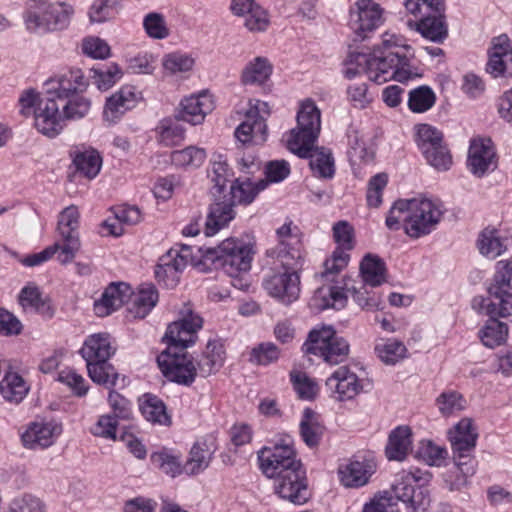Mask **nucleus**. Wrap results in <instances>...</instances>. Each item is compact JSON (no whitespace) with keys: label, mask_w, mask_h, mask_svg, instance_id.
I'll use <instances>...</instances> for the list:
<instances>
[{"label":"nucleus","mask_w":512,"mask_h":512,"mask_svg":"<svg viewBox=\"0 0 512 512\" xmlns=\"http://www.w3.org/2000/svg\"><path fill=\"white\" fill-rule=\"evenodd\" d=\"M178 316L167 328L163 337L167 348L157 357V363L169 381L189 386L198 374L193 358L186 349L195 343L203 320L189 304L180 309Z\"/></svg>","instance_id":"f257e3e1"},{"label":"nucleus","mask_w":512,"mask_h":512,"mask_svg":"<svg viewBox=\"0 0 512 512\" xmlns=\"http://www.w3.org/2000/svg\"><path fill=\"white\" fill-rule=\"evenodd\" d=\"M395 35L385 34L382 45L369 55L350 53L345 60L344 75L348 79L364 72L370 81L383 84L389 80L406 82L418 76L411 64L409 46H400Z\"/></svg>","instance_id":"f03ea898"},{"label":"nucleus","mask_w":512,"mask_h":512,"mask_svg":"<svg viewBox=\"0 0 512 512\" xmlns=\"http://www.w3.org/2000/svg\"><path fill=\"white\" fill-rule=\"evenodd\" d=\"M297 126L290 130L286 142L287 148L301 158H309L310 168L322 178L334 175V159L324 148L313 151L321 129L320 110L311 100L304 101L297 113Z\"/></svg>","instance_id":"7ed1b4c3"},{"label":"nucleus","mask_w":512,"mask_h":512,"mask_svg":"<svg viewBox=\"0 0 512 512\" xmlns=\"http://www.w3.org/2000/svg\"><path fill=\"white\" fill-rule=\"evenodd\" d=\"M441 217L440 206L430 199L398 200L389 211L386 225L391 230H398L403 225L408 236L420 238L431 233Z\"/></svg>","instance_id":"20e7f679"},{"label":"nucleus","mask_w":512,"mask_h":512,"mask_svg":"<svg viewBox=\"0 0 512 512\" xmlns=\"http://www.w3.org/2000/svg\"><path fill=\"white\" fill-rule=\"evenodd\" d=\"M90 107V100L83 96L77 95L63 101L46 97L40 101L36 112V129L53 138L62 131L65 119H81L88 114Z\"/></svg>","instance_id":"39448f33"},{"label":"nucleus","mask_w":512,"mask_h":512,"mask_svg":"<svg viewBox=\"0 0 512 512\" xmlns=\"http://www.w3.org/2000/svg\"><path fill=\"white\" fill-rule=\"evenodd\" d=\"M281 270H273L263 280L267 293L288 305L298 299L300 294V277L297 269L301 266V251L296 248L280 258Z\"/></svg>","instance_id":"423d86ee"},{"label":"nucleus","mask_w":512,"mask_h":512,"mask_svg":"<svg viewBox=\"0 0 512 512\" xmlns=\"http://www.w3.org/2000/svg\"><path fill=\"white\" fill-rule=\"evenodd\" d=\"M72 14L73 8L65 2L27 0L23 18L29 31L50 32L66 28Z\"/></svg>","instance_id":"0eeeda50"},{"label":"nucleus","mask_w":512,"mask_h":512,"mask_svg":"<svg viewBox=\"0 0 512 512\" xmlns=\"http://www.w3.org/2000/svg\"><path fill=\"white\" fill-rule=\"evenodd\" d=\"M197 251L205 260L221 266L232 278L251 268V247L234 238H227L216 247H197Z\"/></svg>","instance_id":"6e6552de"},{"label":"nucleus","mask_w":512,"mask_h":512,"mask_svg":"<svg viewBox=\"0 0 512 512\" xmlns=\"http://www.w3.org/2000/svg\"><path fill=\"white\" fill-rule=\"evenodd\" d=\"M305 353L320 356L330 365L344 362L349 355L348 342L336 335L332 327L313 329L303 345Z\"/></svg>","instance_id":"1a4fd4ad"},{"label":"nucleus","mask_w":512,"mask_h":512,"mask_svg":"<svg viewBox=\"0 0 512 512\" xmlns=\"http://www.w3.org/2000/svg\"><path fill=\"white\" fill-rule=\"evenodd\" d=\"M477 434L472 429V423L468 419L461 420L453 431L449 433V440L454 451L456 470L461 473L453 483L459 489L466 484L467 477L474 474L471 451L476 445Z\"/></svg>","instance_id":"9d476101"},{"label":"nucleus","mask_w":512,"mask_h":512,"mask_svg":"<svg viewBox=\"0 0 512 512\" xmlns=\"http://www.w3.org/2000/svg\"><path fill=\"white\" fill-rule=\"evenodd\" d=\"M430 477L429 473H421L420 470L415 472L403 471L392 484L390 499L395 498L403 502L412 512L426 510L431 501L429 491L423 485L414 486L413 483L427 482Z\"/></svg>","instance_id":"9b49d317"},{"label":"nucleus","mask_w":512,"mask_h":512,"mask_svg":"<svg viewBox=\"0 0 512 512\" xmlns=\"http://www.w3.org/2000/svg\"><path fill=\"white\" fill-rule=\"evenodd\" d=\"M258 460L262 473L274 481L285 473L294 476L293 469L301 464L294 448L288 444L262 448L258 452Z\"/></svg>","instance_id":"f8f14e48"},{"label":"nucleus","mask_w":512,"mask_h":512,"mask_svg":"<svg viewBox=\"0 0 512 512\" xmlns=\"http://www.w3.org/2000/svg\"><path fill=\"white\" fill-rule=\"evenodd\" d=\"M512 260L498 261L493 282L488 288L489 295L498 300V303H490L487 311L491 315L508 317L512 315Z\"/></svg>","instance_id":"ddd939ff"},{"label":"nucleus","mask_w":512,"mask_h":512,"mask_svg":"<svg viewBox=\"0 0 512 512\" xmlns=\"http://www.w3.org/2000/svg\"><path fill=\"white\" fill-rule=\"evenodd\" d=\"M80 213L74 205L66 207L58 217L57 230L62 251L57 256L61 264L70 263L79 251L81 243L79 238Z\"/></svg>","instance_id":"4468645a"},{"label":"nucleus","mask_w":512,"mask_h":512,"mask_svg":"<svg viewBox=\"0 0 512 512\" xmlns=\"http://www.w3.org/2000/svg\"><path fill=\"white\" fill-rule=\"evenodd\" d=\"M383 12V8L373 0H357L355 2L349 12V25L356 36L355 41L364 40L368 33L383 24Z\"/></svg>","instance_id":"2eb2a0df"},{"label":"nucleus","mask_w":512,"mask_h":512,"mask_svg":"<svg viewBox=\"0 0 512 512\" xmlns=\"http://www.w3.org/2000/svg\"><path fill=\"white\" fill-rule=\"evenodd\" d=\"M250 108L246 112L245 120L237 127L235 131L236 138L243 144L254 143L261 144L266 141L267 125L265 116L270 114L269 106L266 102L255 100L249 102Z\"/></svg>","instance_id":"dca6fc26"},{"label":"nucleus","mask_w":512,"mask_h":512,"mask_svg":"<svg viewBox=\"0 0 512 512\" xmlns=\"http://www.w3.org/2000/svg\"><path fill=\"white\" fill-rule=\"evenodd\" d=\"M332 230L333 238L338 246L331 258L324 262V271L320 274V277L326 279L339 273L347 266L350 258L347 251L354 246V229L347 221H338L333 225Z\"/></svg>","instance_id":"f3484780"},{"label":"nucleus","mask_w":512,"mask_h":512,"mask_svg":"<svg viewBox=\"0 0 512 512\" xmlns=\"http://www.w3.org/2000/svg\"><path fill=\"white\" fill-rule=\"evenodd\" d=\"M325 386L339 402L352 400L363 391L362 380L347 365L338 367L326 379Z\"/></svg>","instance_id":"a211bd4d"},{"label":"nucleus","mask_w":512,"mask_h":512,"mask_svg":"<svg viewBox=\"0 0 512 512\" xmlns=\"http://www.w3.org/2000/svg\"><path fill=\"white\" fill-rule=\"evenodd\" d=\"M46 85L48 86L46 97L63 101L84 92L89 83L81 69L71 68L47 81Z\"/></svg>","instance_id":"6ab92c4d"},{"label":"nucleus","mask_w":512,"mask_h":512,"mask_svg":"<svg viewBox=\"0 0 512 512\" xmlns=\"http://www.w3.org/2000/svg\"><path fill=\"white\" fill-rule=\"evenodd\" d=\"M294 476L285 473L274 481V491L282 499L296 505L306 503L310 498L305 471L302 464L293 469Z\"/></svg>","instance_id":"aec40b11"},{"label":"nucleus","mask_w":512,"mask_h":512,"mask_svg":"<svg viewBox=\"0 0 512 512\" xmlns=\"http://www.w3.org/2000/svg\"><path fill=\"white\" fill-rule=\"evenodd\" d=\"M486 70L494 77L512 76V47L507 35L493 38Z\"/></svg>","instance_id":"412c9836"},{"label":"nucleus","mask_w":512,"mask_h":512,"mask_svg":"<svg viewBox=\"0 0 512 512\" xmlns=\"http://www.w3.org/2000/svg\"><path fill=\"white\" fill-rule=\"evenodd\" d=\"M61 432L62 427L56 422H33L22 433L21 440L28 449H43L51 446Z\"/></svg>","instance_id":"4be33fe9"},{"label":"nucleus","mask_w":512,"mask_h":512,"mask_svg":"<svg viewBox=\"0 0 512 512\" xmlns=\"http://www.w3.org/2000/svg\"><path fill=\"white\" fill-rule=\"evenodd\" d=\"M495 156V150L490 139H474L469 147L468 167L474 175L481 177L491 166H496Z\"/></svg>","instance_id":"5701e85b"},{"label":"nucleus","mask_w":512,"mask_h":512,"mask_svg":"<svg viewBox=\"0 0 512 512\" xmlns=\"http://www.w3.org/2000/svg\"><path fill=\"white\" fill-rule=\"evenodd\" d=\"M214 108L212 97L207 93L192 95L184 98L176 114L177 120L188 122L192 125L201 124L205 116Z\"/></svg>","instance_id":"b1692460"},{"label":"nucleus","mask_w":512,"mask_h":512,"mask_svg":"<svg viewBox=\"0 0 512 512\" xmlns=\"http://www.w3.org/2000/svg\"><path fill=\"white\" fill-rule=\"evenodd\" d=\"M232 12L245 18L244 25L250 31H265L269 25V17L254 0H232Z\"/></svg>","instance_id":"393cba45"},{"label":"nucleus","mask_w":512,"mask_h":512,"mask_svg":"<svg viewBox=\"0 0 512 512\" xmlns=\"http://www.w3.org/2000/svg\"><path fill=\"white\" fill-rule=\"evenodd\" d=\"M136 88L132 85H126L111 95L105 104L104 117L109 122L118 120L127 110L133 108L138 101Z\"/></svg>","instance_id":"a878e982"},{"label":"nucleus","mask_w":512,"mask_h":512,"mask_svg":"<svg viewBox=\"0 0 512 512\" xmlns=\"http://www.w3.org/2000/svg\"><path fill=\"white\" fill-rule=\"evenodd\" d=\"M408 26L418 31L424 38L442 43L448 36V28L445 22L444 11L432 13L419 18V21H409Z\"/></svg>","instance_id":"bb28decb"},{"label":"nucleus","mask_w":512,"mask_h":512,"mask_svg":"<svg viewBox=\"0 0 512 512\" xmlns=\"http://www.w3.org/2000/svg\"><path fill=\"white\" fill-rule=\"evenodd\" d=\"M225 349L220 339L209 340L201 356L196 361L197 374L208 377L216 373L224 364Z\"/></svg>","instance_id":"cd10ccee"},{"label":"nucleus","mask_w":512,"mask_h":512,"mask_svg":"<svg viewBox=\"0 0 512 512\" xmlns=\"http://www.w3.org/2000/svg\"><path fill=\"white\" fill-rule=\"evenodd\" d=\"M131 288L125 283H112L103 292L101 299L95 302V311L98 316L109 315L123 304L128 305Z\"/></svg>","instance_id":"c85d7f7f"},{"label":"nucleus","mask_w":512,"mask_h":512,"mask_svg":"<svg viewBox=\"0 0 512 512\" xmlns=\"http://www.w3.org/2000/svg\"><path fill=\"white\" fill-rule=\"evenodd\" d=\"M233 203L227 199L223 201L216 200L211 204L206 222L204 233L206 236H213L219 230L226 227L234 219L235 212Z\"/></svg>","instance_id":"c756f323"},{"label":"nucleus","mask_w":512,"mask_h":512,"mask_svg":"<svg viewBox=\"0 0 512 512\" xmlns=\"http://www.w3.org/2000/svg\"><path fill=\"white\" fill-rule=\"evenodd\" d=\"M158 301V292L153 285H142L137 293H132L127 310L134 318L146 317Z\"/></svg>","instance_id":"7c9ffc66"},{"label":"nucleus","mask_w":512,"mask_h":512,"mask_svg":"<svg viewBox=\"0 0 512 512\" xmlns=\"http://www.w3.org/2000/svg\"><path fill=\"white\" fill-rule=\"evenodd\" d=\"M113 353L107 333L90 335L80 349V354L86 363L108 360Z\"/></svg>","instance_id":"2f4dec72"},{"label":"nucleus","mask_w":512,"mask_h":512,"mask_svg":"<svg viewBox=\"0 0 512 512\" xmlns=\"http://www.w3.org/2000/svg\"><path fill=\"white\" fill-rule=\"evenodd\" d=\"M267 187V181L259 179L253 182L250 177H239L230 186V197L227 199L229 202L239 204L251 203L257 194Z\"/></svg>","instance_id":"473e14b6"},{"label":"nucleus","mask_w":512,"mask_h":512,"mask_svg":"<svg viewBox=\"0 0 512 512\" xmlns=\"http://www.w3.org/2000/svg\"><path fill=\"white\" fill-rule=\"evenodd\" d=\"M375 472V467L370 462L351 461L339 469L341 483L345 487L358 488L368 483L369 478Z\"/></svg>","instance_id":"72a5a7b5"},{"label":"nucleus","mask_w":512,"mask_h":512,"mask_svg":"<svg viewBox=\"0 0 512 512\" xmlns=\"http://www.w3.org/2000/svg\"><path fill=\"white\" fill-rule=\"evenodd\" d=\"M411 429L399 426L389 435L386 456L389 460L403 461L411 450Z\"/></svg>","instance_id":"f704fd0d"},{"label":"nucleus","mask_w":512,"mask_h":512,"mask_svg":"<svg viewBox=\"0 0 512 512\" xmlns=\"http://www.w3.org/2000/svg\"><path fill=\"white\" fill-rule=\"evenodd\" d=\"M273 66L265 57H255L249 61L241 72L244 85H263L271 76Z\"/></svg>","instance_id":"c9c22d12"},{"label":"nucleus","mask_w":512,"mask_h":512,"mask_svg":"<svg viewBox=\"0 0 512 512\" xmlns=\"http://www.w3.org/2000/svg\"><path fill=\"white\" fill-rule=\"evenodd\" d=\"M299 428L300 436L308 447L314 448L320 444L324 427L320 424L315 411L310 408L303 411Z\"/></svg>","instance_id":"e433bc0d"},{"label":"nucleus","mask_w":512,"mask_h":512,"mask_svg":"<svg viewBox=\"0 0 512 512\" xmlns=\"http://www.w3.org/2000/svg\"><path fill=\"white\" fill-rule=\"evenodd\" d=\"M18 300L25 311L37 312L47 316L52 315L48 300L42 297L38 287L34 285L25 286L21 290Z\"/></svg>","instance_id":"4c0bfd02"},{"label":"nucleus","mask_w":512,"mask_h":512,"mask_svg":"<svg viewBox=\"0 0 512 512\" xmlns=\"http://www.w3.org/2000/svg\"><path fill=\"white\" fill-rule=\"evenodd\" d=\"M140 411L149 422L167 426L171 424V417L167 413L165 404L156 396L145 395L140 404Z\"/></svg>","instance_id":"58836bf2"},{"label":"nucleus","mask_w":512,"mask_h":512,"mask_svg":"<svg viewBox=\"0 0 512 512\" xmlns=\"http://www.w3.org/2000/svg\"><path fill=\"white\" fill-rule=\"evenodd\" d=\"M29 388L23 378L15 373L8 372L0 382V393L5 400L19 403L26 396Z\"/></svg>","instance_id":"ea45409f"},{"label":"nucleus","mask_w":512,"mask_h":512,"mask_svg":"<svg viewBox=\"0 0 512 512\" xmlns=\"http://www.w3.org/2000/svg\"><path fill=\"white\" fill-rule=\"evenodd\" d=\"M86 367L88 375L94 383L104 385L107 388H112L117 385L120 375L114 366L108 363V360L89 362L86 363Z\"/></svg>","instance_id":"a19ab883"},{"label":"nucleus","mask_w":512,"mask_h":512,"mask_svg":"<svg viewBox=\"0 0 512 512\" xmlns=\"http://www.w3.org/2000/svg\"><path fill=\"white\" fill-rule=\"evenodd\" d=\"M73 163L78 172L89 179L98 175L102 166V158L94 149H87L75 153Z\"/></svg>","instance_id":"79ce46f5"},{"label":"nucleus","mask_w":512,"mask_h":512,"mask_svg":"<svg viewBox=\"0 0 512 512\" xmlns=\"http://www.w3.org/2000/svg\"><path fill=\"white\" fill-rule=\"evenodd\" d=\"M212 452L206 443H195L189 453V458L183 465V470L188 475H195L204 471L210 463Z\"/></svg>","instance_id":"37998d69"},{"label":"nucleus","mask_w":512,"mask_h":512,"mask_svg":"<svg viewBox=\"0 0 512 512\" xmlns=\"http://www.w3.org/2000/svg\"><path fill=\"white\" fill-rule=\"evenodd\" d=\"M507 336L508 326L498 321L495 317L490 318L479 331V337L482 343L489 348L501 345L505 342Z\"/></svg>","instance_id":"c03bdc74"},{"label":"nucleus","mask_w":512,"mask_h":512,"mask_svg":"<svg viewBox=\"0 0 512 512\" xmlns=\"http://www.w3.org/2000/svg\"><path fill=\"white\" fill-rule=\"evenodd\" d=\"M360 271L365 284L379 286L385 281L384 263L376 256L367 255L360 264Z\"/></svg>","instance_id":"a18cd8bd"},{"label":"nucleus","mask_w":512,"mask_h":512,"mask_svg":"<svg viewBox=\"0 0 512 512\" xmlns=\"http://www.w3.org/2000/svg\"><path fill=\"white\" fill-rule=\"evenodd\" d=\"M375 352L385 364H395L406 356V346L396 339H381L375 345Z\"/></svg>","instance_id":"49530a36"},{"label":"nucleus","mask_w":512,"mask_h":512,"mask_svg":"<svg viewBox=\"0 0 512 512\" xmlns=\"http://www.w3.org/2000/svg\"><path fill=\"white\" fill-rule=\"evenodd\" d=\"M477 246L480 253L490 259H495L500 256L506 249L497 230L488 228L480 233Z\"/></svg>","instance_id":"de8ad7c7"},{"label":"nucleus","mask_w":512,"mask_h":512,"mask_svg":"<svg viewBox=\"0 0 512 512\" xmlns=\"http://www.w3.org/2000/svg\"><path fill=\"white\" fill-rule=\"evenodd\" d=\"M416 129V143L422 155L428 154L432 148L443 143V133L429 124H419Z\"/></svg>","instance_id":"09e8293b"},{"label":"nucleus","mask_w":512,"mask_h":512,"mask_svg":"<svg viewBox=\"0 0 512 512\" xmlns=\"http://www.w3.org/2000/svg\"><path fill=\"white\" fill-rule=\"evenodd\" d=\"M436 95L429 86H420L409 92L408 107L414 113H424L433 107Z\"/></svg>","instance_id":"8fccbe9b"},{"label":"nucleus","mask_w":512,"mask_h":512,"mask_svg":"<svg viewBox=\"0 0 512 512\" xmlns=\"http://www.w3.org/2000/svg\"><path fill=\"white\" fill-rule=\"evenodd\" d=\"M91 73L94 84L101 91L110 89L123 75L121 69L115 63L103 68H92Z\"/></svg>","instance_id":"3c124183"},{"label":"nucleus","mask_w":512,"mask_h":512,"mask_svg":"<svg viewBox=\"0 0 512 512\" xmlns=\"http://www.w3.org/2000/svg\"><path fill=\"white\" fill-rule=\"evenodd\" d=\"M159 141L165 146H174L179 144L185 135V130L179 124L178 120L164 119L157 127Z\"/></svg>","instance_id":"603ef678"},{"label":"nucleus","mask_w":512,"mask_h":512,"mask_svg":"<svg viewBox=\"0 0 512 512\" xmlns=\"http://www.w3.org/2000/svg\"><path fill=\"white\" fill-rule=\"evenodd\" d=\"M206 156V151L203 148L189 146L172 152L171 161L177 166L199 167L205 161Z\"/></svg>","instance_id":"864d4df0"},{"label":"nucleus","mask_w":512,"mask_h":512,"mask_svg":"<svg viewBox=\"0 0 512 512\" xmlns=\"http://www.w3.org/2000/svg\"><path fill=\"white\" fill-rule=\"evenodd\" d=\"M447 451L430 440H422L416 450V457L430 466H439L445 459Z\"/></svg>","instance_id":"5fc2aeb1"},{"label":"nucleus","mask_w":512,"mask_h":512,"mask_svg":"<svg viewBox=\"0 0 512 512\" xmlns=\"http://www.w3.org/2000/svg\"><path fill=\"white\" fill-rule=\"evenodd\" d=\"M150 459L155 468L171 477H175L184 471L178 457L167 452H154Z\"/></svg>","instance_id":"6e6d98bb"},{"label":"nucleus","mask_w":512,"mask_h":512,"mask_svg":"<svg viewBox=\"0 0 512 512\" xmlns=\"http://www.w3.org/2000/svg\"><path fill=\"white\" fill-rule=\"evenodd\" d=\"M403 5L408 13L418 18L445 10L443 0H404Z\"/></svg>","instance_id":"4d7b16f0"},{"label":"nucleus","mask_w":512,"mask_h":512,"mask_svg":"<svg viewBox=\"0 0 512 512\" xmlns=\"http://www.w3.org/2000/svg\"><path fill=\"white\" fill-rule=\"evenodd\" d=\"M439 411L444 416H450L458 413L465 408L466 401L456 391H446L441 393L437 398Z\"/></svg>","instance_id":"13d9d810"},{"label":"nucleus","mask_w":512,"mask_h":512,"mask_svg":"<svg viewBox=\"0 0 512 512\" xmlns=\"http://www.w3.org/2000/svg\"><path fill=\"white\" fill-rule=\"evenodd\" d=\"M294 390L301 399L311 400L318 392V385L306 373L293 371L290 374Z\"/></svg>","instance_id":"bf43d9fd"},{"label":"nucleus","mask_w":512,"mask_h":512,"mask_svg":"<svg viewBox=\"0 0 512 512\" xmlns=\"http://www.w3.org/2000/svg\"><path fill=\"white\" fill-rule=\"evenodd\" d=\"M143 27L147 35L153 39H165L170 34L165 18L160 13H148L143 19Z\"/></svg>","instance_id":"052dcab7"},{"label":"nucleus","mask_w":512,"mask_h":512,"mask_svg":"<svg viewBox=\"0 0 512 512\" xmlns=\"http://www.w3.org/2000/svg\"><path fill=\"white\" fill-rule=\"evenodd\" d=\"M315 300L322 299L320 304L321 308H335L341 309L346 304V296L344 292L336 287H321L318 288L315 296Z\"/></svg>","instance_id":"680f3d73"},{"label":"nucleus","mask_w":512,"mask_h":512,"mask_svg":"<svg viewBox=\"0 0 512 512\" xmlns=\"http://www.w3.org/2000/svg\"><path fill=\"white\" fill-rule=\"evenodd\" d=\"M427 163L438 171H447L452 165V155L443 142L432 148L428 154L423 155Z\"/></svg>","instance_id":"e2e57ef3"},{"label":"nucleus","mask_w":512,"mask_h":512,"mask_svg":"<svg viewBox=\"0 0 512 512\" xmlns=\"http://www.w3.org/2000/svg\"><path fill=\"white\" fill-rule=\"evenodd\" d=\"M119 0H95L89 11L91 22L102 23L117 12Z\"/></svg>","instance_id":"0e129e2a"},{"label":"nucleus","mask_w":512,"mask_h":512,"mask_svg":"<svg viewBox=\"0 0 512 512\" xmlns=\"http://www.w3.org/2000/svg\"><path fill=\"white\" fill-rule=\"evenodd\" d=\"M117 427L118 419L111 414H105L98 418L97 422L91 428V433L97 437L115 440Z\"/></svg>","instance_id":"69168bd1"},{"label":"nucleus","mask_w":512,"mask_h":512,"mask_svg":"<svg viewBox=\"0 0 512 512\" xmlns=\"http://www.w3.org/2000/svg\"><path fill=\"white\" fill-rule=\"evenodd\" d=\"M58 381L71 388L76 396L82 397L87 394L88 386L85 379L72 369H64L58 374Z\"/></svg>","instance_id":"338daca9"},{"label":"nucleus","mask_w":512,"mask_h":512,"mask_svg":"<svg viewBox=\"0 0 512 512\" xmlns=\"http://www.w3.org/2000/svg\"><path fill=\"white\" fill-rule=\"evenodd\" d=\"M193 65L194 59L180 52L170 53L163 60L164 68L171 73L189 71Z\"/></svg>","instance_id":"774afa93"}]
</instances>
